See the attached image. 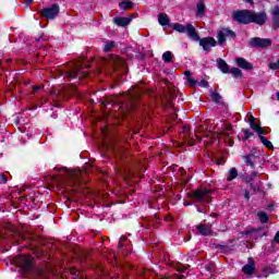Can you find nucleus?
I'll list each match as a JSON object with an SVG mask.
<instances>
[{
    "label": "nucleus",
    "mask_w": 279,
    "mask_h": 279,
    "mask_svg": "<svg viewBox=\"0 0 279 279\" xmlns=\"http://www.w3.org/2000/svg\"><path fill=\"white\" fill-rule=\"evenodd\" d=\"M210 195H213V190L201 187L190 193L187 197L193 199L195 204H208L210 202Z\"/></svg>",
    "instance_id": "1"
},
{
    "label": "nucleus",
    "mask_w": 279,
    "mask_h": 279,
    "mask_svg": "<svg viewBox=\"0 0 279 279\" xmlns=\"http://www.w3.org/2000/svg\"><path fill=\"white\" fill-rule=\"evenodd\" d=\"M172 29L175 32H179V34H187L189 38L192 40H199V35L197 34V31H195V26L193 24H180V23H174L172 25Z\"/></svg>",
    "instance_id": "2"
},
{
    "label": "nucleus",
    "mask_w": 279,
    "mask_h": 279,
    "mask_svg": "<svg viewBox=\"0 0 279 279\" xmlns=\"http://www.w3.org/2000/svg\"><path fill=\"white\" fill-rule=\"evenodd\" d=\"M59 175H52V180H54V182H64V180H77V178H80L78 171L69 170L66 168L59 169Z\"/></svg>",
    "instance_id": "3"
},
{
    "label": "nucleus",
    "mask_w": 279,
    "mask_h": 279,
    "mask_svg": "<svg viewBox=\"0 0 279 279\" xmlns=\"http://www.w3.org/2000/svg\"><path fill=\"white\" fill-rule=\"evenodd\" d=\"M248 45L256 49H267V47L274 45V40L271 38L253 37L248 40Z\"/></svg>",
    "instance_id": "4"
},
{
    "label": "nucleus",
    "mask_w": 279,
    "mask_h": 279,
    "mask_svg": "<svg viewBox=\"0 0 279 279\" xmlns=\"http://www.w3.org/2000/svg\"><path fill=\"white\" fill-rule=\"evenodd\" d=\"M232 19L242 25H250L251 20V10L234 11Z\"/></svg>",
    "instance_id": "5"
},
{
    "label": "nucleus",
    "mask_w": 279,
    "mask_h": 279,
    "mask_svg": "<svg viewBox=\"0 0 279 279\" xmlns=\"http://www.w3.org/2000/svg\"><path fill=\"white\" fill-rule=\"evenodd\" d=\"M60 14V5L58 4H52L48 8H45L41 12L40 15L44 16L45 19H49L50 21H53L56 16Z\"/></svg>",
    "instance_id": "6"
},
{
    "label": "nucleus",
    "mask_w": 279,
    "mask_h": 279,
    "mask_svg": "<svg viewBox=\"0 0 279 279\" xmlns=\"http://www.w3.org/2000/svg\"><path fill=\"white\" fill-rule=\"evenodd\" d=\"M267 21L268 17L265 11L256 12L251 10V23H255L256 25H265Z\"/></svg>",
    "instance_id": "7"
},
{
    "label": "nucleus",
    "mask_w": 279,
    "mask_h": 279,
    "mask_svg": "<svg viewBox=\"0 0 279 279\" xmlns=\"http://www.w3.org/2000/svg\"><path fill=\"white\" fill-rule=\"evenodd\" d=\"M218 45H223L228 38H236V34L230 28H222L217 35Z\"/></svg>",
    "instance_id": "8"
},
{
    "label": "nucleus",
    "mask_w": 279,
    "mask_h": 279,
    "mask_svg": "<svg viewBox=\"0 0 279 279\" xmlns=\"http://www.w3.org/2000/svg\"><path fill=\"white\" fill-rule=\"evenodd\" d=\"M65 75L66 77H70V80H75V77L78 75L80 80H82V77H86L88 73L82 72V65H76L71 71L65 72Z\"/></svg>",
    "instance_id": "9"
},
{
    "label": "nucleus",
    "mask_w": 279,
    "mask_h": 279,
    "mask_svg": "<svg viewBox=\"0 0 279 279\" xmlns=\"http://www.w3.org/2000/svg\"><path fill=\"white\" fill-rule=\"evenodd\" d=\"M199 40V46L203 47L204 51L210 52V47H217V40L213 37H205Z\"/></svg>",
    "instance_id": "10"
},
{
    "label": "nucleus",
    "mask_w": 279,
    "mask_h": 279,
    "mask_svg": "<svg viewBox=\"0 0 279 279\" xmlns=\"http://www.w3.org/2000/svg\"><path fill=\"white\" fill-rule=\"evenodd\" d=\"M134 19H136V14L130 15L128 17H114L113 23L119 27H126V25H130Z\"/></svg>",
    "instance_id": "11"
},
{
    "label": "nucleus",
    "mask_w": 279,
    "mask_h": 279,
    "mask_svg": "<svg viewBox=\"0 0 279 279\" xmlns=\"http://www.w3.org/2000/svg\"><path fill=\"white\" fill-rule=\"evenodd\" d=\"M196 230L198 234H202L203 236H209V234H213V226L210 223L202 222L196 227Z\"/></svg>",
    "instance_id": "12"
},
{
    "label": "nucleus",
    "mask_w": 279,
    "mask_h": 279,
    "mask_svg": "<svg viewBox=\"0 0 279 279\" xmlns=\"http://www.w3.org/2000/svg\"><path fill=\"white\" fill-rule=\"evenodd\" d=\"M235 62L238 66L244 71H252V69H254V65L244 58H238L235 59Z\"/></svg>",
    "instance_id": "13"
},
{
    "label": "nucleus",
    "mask_w": 279,
    "mask_h": 279,
    "mask_svg": "<svg viewBox=\"0 0 279 279\" xmlns=\"http://www.w3.org/2000/svg\"><path fill=\"white\" fill-rule=\"evenodd\" d=\"M256 270L255 262L252 258H248V263L242 268L243 274L246 276H252Z\"/></svg>",
    "instance_id": "14"
},
{
    "label": "nucleus",
    "mask_w": 279,
    "mask_h": 279,
    "mask_svg": "<svg viewBox=\"0 0 279 279\" xmlns=\"http://www.w3.org/2000/svg\"><path fill=\"white\" fill-rule=\"evenodd\" d=\"M19 265L23 267V269L32 268V258L29 256L22 255L17 259Z\"/></svg>",
    "instance_id": "15"
},
{
    "label": "nucleus",
    "mask_w": 279,
    "mask_h": 279,
    "mask_svg": "<svg viewBox=\"0 0 279 279\" xmlns=\"http://www.w3.org/2000/svg\"><path fill=\"white\" fill-rule=\"evenodd\" d=\"M109 64H113V66H123L125 64V61L119 56H111Z\"/></svg>",
    "instance_id": "16"
},
{
    "label": "nucleus",
    "mask_w": 279,
    "mask_h": 279,
    "mask_svg": "<svg viewBox=\"0 0 279 279\" xmlns=\"http://www.w3.org/2000/svg\"><path fill=\"white\" fill-rule=\"evenodd\" d=\"M246 234H250L252 239H263V236H265L263 229H252L247 231Z\"/></svg>",
    "instance_id": "17"
},
{
    "label": "nucleus",
    "mask_w": 279,
    "mask_h": 279,
    "mask_svg": "<svg viewBox=\"0 0 279 279\" xmlns=\"http://www.w3.org/2000/svg\"><path fill=\"white\" fill-rule=\"evenodd\" d=\"M218 69L223 73H230V65L226 63L223 59H217Z\"/></svg>",
    "instance_id": "18"
},
{
    "label": "nucleus",
    "mask_w": 279,
    "mask_h": 279,
    "mask_svg": "<svg viewBox=\"0 0 279 279\" xmlns=\"http://www.w3.org/2000/svg\"><path fill=\"white\" fill-rule=\"evenodd\" d=\"M275 29L279 27V7H275L271 11Z\"/></svg>",
    "instance_id": "19"
},
{
    "label": "nucleus",
    "mask_w": 279,
    "mask_h": 279,
    "mask_svg": "<svg viewBox=\"0 0 279 279\" xmlns=\"http://www.w3.org/2000/svg\"><path fill=\"white\" fill-rule=\"evenodd\" d=\"M158 23L159 25H162V27H165V25H169L170 23L169 15H167V13H160L158 15Z\"/></svg>",
    "instance_id": "20"
},
{
    "label": "nucleus",
    "mask_w": 279,
    "mask_h": 279,
    "mask_svg": "<svg viewBox=\"0 0 279 279\" xmlns=\"http://www.w3.org/2000/svg\"><path fill=\"white\" fill-rule=\"evenodd\" d=\"M204 12H206V4L201 1L196 4V16H204Z\"/></svg>",
    "instance_id": "21"
},
{
    "label": "nucleus",
    "mask_w": 279,
    "mask_h": 279,
    "mask_svg": "<svg viewBox=\"0 0 279 279\" xmlns=\"http://www.w3.org/2000/svg\"><path fill=\"white\" fill-rule=\"evenodd\" d=\"M120 10H132L134 8V2L133 1H122L119 3Z\"/></svg>",
    "instance_id": "22"
},
{
    "label": "nucleus",
    "mask_w": 279,
    "mask_h": 279,
    "mask_svg": "<svg viewBox=\"0 0 279 279\" xmlns=\"http://www.w3.org/2000/svg\"><path fill=\"white\" fill-rule=\"evenodd\" d=\"M244 162L247 165V167H252V169H254V162H256V156L255 155L245 156Z\"/></svg>",
    "instance_id": "23"
},
{
    "label": "nucleus",
    "mask_w": 279,
    "mask_h": 279,
    "mask_svg": "<svg viewBox=\"0 0 279 279\" xmlns=\"http://www.w3.org/2000/svg\"><path fill=\"white\" fill-rule=\"evenodd\" d=\"M259 141H262L263 145H265V147H267L268 149H274V144H271V142L263 134L259 135Z\"/></svg>",
    "instance_id": "24"
},
{
    "label": "nucleus",
    "mask_w": 279,
    "mask_h": 279,
    "mask_svg": "<svg viewBox=\"0 0 279 279\" xmlns=\"http://www.w3.org/2000/svg\"><path fill=\"white\" fill-rule=\"evenodd\" d=\"M239 177V172L236 171V168H231L229 170V175L227 178L228 182H232V180H235V178Z\"/></svg>",
    "instance_id": "25"
},
{
    "label": "nucleus",
    "mask_w": 279,
    "mask_h": 279,
    "mask_svg": "<svg viewBox=\"0 0 279 279\" xmlns=\"http://www.w3.org/2000/svg\"><path fill=\"white\" fill-rule=\"evenodd\" d=\"M229 73H231L232 77H243V72L239 68H231L229 70Z\"/></svg>",
    "instance_id": "26"
},
{
    "label": "nucleus",
    "mask_w": 279,
    "mask_h": 279,
    "mask_svg": "<svg viewBox=\"0 0 279 279\" xmlns=\"http://www.w3.org/2000/svg\"><path fill=\"white\" fill-rule=\"evenodd\" d=\"M250 125H251V129L258 134V136H260L262 134H265V130H263L260 125L256 124V122H253Z\"/></svg>",
    "instance_id": "27"
},
{
    "label": "nucleus",
    "mask_w": 279,
    "mask_h": 279,
    "mask_svg": "<svg viewBox=\"0 0 279 279\" xmlns=\"http://www.w3.org/2000/svg\"><path fill=\"white\" fill-rule=\"evenodd\" d=\"M162 60H163L165 62H167L168 64H169L170 62H173V53H172L171 51H166V52H163V54H162Z\"/></svg>",
    "instance_id": "28"
},
{
    "label": "nucleus",
    "mask_w": 279,
    "mask_h": 279,
    "mask_svg": "<svg viewBox=\"0 0 279 279\" xmlns=\"http://www.w3.org/2000/svg\"><path fill=\"white\" fill-rule=\"evenodd\" d=\"M257 217H258L260 223H267V221H269V216H267V214H265V211L257 213Z\"/></svg>",
    "instance_id": "29"
},
{
    "label": "nucleus",
    "mask_w": 279,
    "mask_h": 279,
    "mask_svg": "<svg viewBox=\"0 0 279 279\" xmlns=\"http://www.w3.org/2000/svg\"><path fill=\"white\" fill-rule=\"evenodd\" d=\"M114 47H117V43H114V41H107L105 47H104V51L106 53H108V51H112V49H114Z\"/></svg>",
    "instance_id": "30"
},
{
    "label": "nucleus",
    "mask_w": 279,
    "mask_h": 279,
    "mask_svg": "<svg viewBox=\"0 0 279 279\" xmlns=\"http://www.w3.org/2000/svg\"><path fill=\"white\" fill-rule=\"evenodd\" d=\"M210 97L213 99V101H221V95H219V93H217V89H211L210 92Z\"/></svg>",
    "instance_id": "31"
},
{
    "label": "nucleus",
    "mask_w": 279,
    "mask_h": 279,
    "mask_svg": "<svg viewBox=\"0 0 279 279\" xmlns=\"http://www.w3.org/2000/svg\"><path fill=\"white\" fill-rule=\"evenodd\" d=\"M276 270L271 267H268V268H264L262 270V276H264V278H267V276H269V274H275Z\"/></svg>",
    "instance_id": "32"
},
{
    "label": "nucleus",
    "mask_w": 279,
    "mask_h": 279,
    "mask_svg": "<svg viewBox=\"0 0 279 279\" xmlns=\"http://www.w3.org/2000/svg\"><path fill=\"white\" fill-rule=\"evenodd\" d=\"M243 134H244V141H247L248 138H252V136H254V133L250 132V130H244Z\"/></svg>",
    "instance_id": "33"
},
{
    "label": "nucleus",
    "mask_w": 279,
    "mask_h": 279,
    "mask_svg": "<svg viewBox=\"0 0 279 279\" xmlns=\"http://www.w3.org/2000/svg\"><path fill=\"white\" fill-rule=\"evenodd\" d=\"M254 178H258V172H253L250 177H246V182H252Z\"/></svg>",
    "instance_id": "34"
},
{
    "label": "nucleus",
    "mask_w": 279,
    "mask_h": 279,
    "mask_svg": "<svg viewBox=\"0 0 279 279\" xmlns=\"http://www.w3.org/2000/svg\"><path fill=\"white\" fill-rule=\"evenodd\" d=\"M187 84H190V86H195V84H197V81H195V78L189 76L187 77Z\"/></svg>",
    "instance_id": "35"
},
{
    "label": "nucleus",
    "mask_w": 279,
    "mask_h": 279,
    "mask_svg": "<svg viewBox=\"0 0 279 279\" xmlns=\"http://www.w3.org/2000/svg\"><path fill=\"white\" fill-rule=\"evenodd\" d=\"M198 86H201L202 88H206V86H208V82L203 80L198 83Z\"/></svg>",
    "instance_id": "36"
},
{
    "label": "nucleus",
    "mask_w": 279,
    "mask_h": 279,
    "mask_svg": "<svg viewBox=\"0 0 279 279\" xmlns=\"http://www.w3.org/2000/svg\"><path fill=\"white\" fill-rule=\"evenodd\" d=\"M256 122V119L254 118V116H250L248 117V123H250V125L252 124V123H255Z\"/></svg>",
    "instance_id": "37"
},
{
    "label": "nucleus",
    "mask_w": 279,
    "mask_h": 279,
    "mask_svg": "<svg viewBox=\"0 0 279 279\" xmlns=\"http://www.w3.org/2000/svg\"><path fill=\"white\" fill-rule=\"evenodd\" d=\"M272 243H279V231L275 234Z\"/></svg>",
    "instance_id": "38"
},
{
    "label": "nucleus",
    "mask_w": 279,
    "mask_h": 279,
    "mask_svg": "<svg viewBox=\"0 0 279 279\" xmlns=\"http://www.w3.org/2000/svg\"><path fill=\"white\" fill-rule=\"evenodd\" d=\"M129 99H136V95L134 93L130 92Z\"/></svg>",
    "instance_id": "39"
},
{
    "label": "nucleus",
    "mask_w": 279,
    "mask_h": 279,
    "mask_svg": "<svg viewBox=\"0 0 279 279\" xmlns=\"http://www.w3.org/2000/svg\"><path fill=\"white\" fill-rule=\"evenodd\" d=\"M33 90H34V93H38V90H40V86H35V87L33 88Z\"/></svg>",
    "instance_id": "40"
},
{
    "label": "nucleus",
    "mask_w": 279,
    "mask_h": 279,
    "mask_svg": "<svg viewBox=\"0 0 279 279\" xmlns=\"http://www.w3.org/2000/svg\"><path fill=\"white\" fill-rule=\"evenodd\" d=\"M184 75H185L186 77H191V71H185V72H184Z\"/></svg>",
    "instance_id": "41"
},
{
    "label": "nucleus",
    "mask_w": 279,
    "mask_h": 279,
    "mask_svg": "<svg viewBox=\"0 0 279 279\" xmlns=\"http://www.w3.org/2000/svg\"><path fill=\"white\" fill-rule=\"evenodd\" d=\"M0 182L7 183L8 180L5 179V177H2V178L0 179Z\"/></svg>",
    "instance_id": "42"
},
{
    "label": "nucleus",
    "mask_w": 279,
    "mask_h": 279,
    "mask_svg": "<svg viewBox=\"0 0 279 279\" xmlns=\"http://www.w3.org/2000/svg\"><path fill=\"white\" fill-rule=\"evenodd\" d=\"M244 197H245L246 199H250V192H245Z\"/></svg>",
    "instance_id": "43"
},
{
    "label": "nucleus",
    "mask_w": 279,
    "mask_h": 279,
    "mask_svg": "<svg viewBox=\"0 0 279 279\" xmlns=\"http://www.w3.org/2000/svg\"><path fill=\"white\" fill-rule=\"evenodd\" d=\"M178 271H180L181 274H184V268H179Z\"/></svg>",
    "instance_id": "44"
},
{
    "label": "nucleus",
    "mask_w": 279,
    "mask_h": 279,
    "mask_svg": "<svg viewBox=\"0 0 279 279\" xmlns=\"http://www.w3.org/2000/svg\"><path fill=\"white\" fill-rule=\"evenodd\" d=\"M246 3H254L253 0H244Z\"/></svg>",
    "instance_id": "45"
},
{
    "label": "nucleus",
    "mask_w": 279,
    "mask_h": 279,
    "mask_svg": "<svg viewBox=\"0 0 279 279\" xmlns=\"http://www.w3.org/2000/svg\"><path fill=\"white\" fill-rule=\"evenodd\" d=\"M124 180H125V182H128V180H130V177H125Z\"/></svg>",
    "instance_id": "46"
},
{
    "label": "nucleus",
    "mask_w": 279,
    "mask_h": 279,
    "mask_svg": "<svg viewBox=\"0 0 279 279\" xmlns=\"http://www.w3.org/2000/svg\"><path fill=\"white\" fill-rule=\"evenodd\" d=\"M277 99H278V101H279V92L277 93Z\"/></svg>",
    "instance_id": "47"
},
{
    "label": "nucleus",
    "mask_w": 279,
    "mask_h": 279,
    "mask_svg": "<svg viewBox=\"0 0 279 279\" xmlns=\"http://www.w3.org/2000/svg\"><path fill=\"white\" fill-rule=\"evenodd\" d=\"M32 1H34V0H27L28 3H32Z\"/></svg>",
    "instance_id": "48"
}]
</instances>
